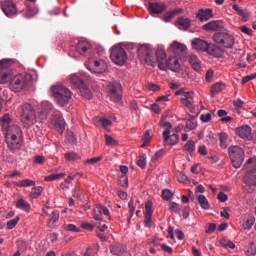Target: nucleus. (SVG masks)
Returning <instances> with one entry per match:
<instances>
[{
	"label": "nucleus",
	"mask_w": 256,
	"mask_h": 256,
	"mask_svg": "<svg viewBox=\"0 0 256 256\" xmlns=\"http://www.w3.org/2000/svg\"><path fill=\"white\" fill-rule=\"evenodd\" d=\"M20 120L27 128L32 127L36 123H42L47 120V115L52 111V104L49 101L42 102L40 108L35 111L33 105L26 103L22 105Z\"/></svg>",
	"instance_id": "f257e3e1"
},
{
	"label": "nucleus",
	"mask_w": 256,
	"mask_h": 256,
	"mask_svg": "<svg viewBox=\"0 0 256 256\" xmlns=\"http://www.w3.org/2000/svg\"><path fill=\"white\" fill-rule=\"evenodd\" d=\"M66 85L71 86L75 90H79L80 94L85 99H92V92L89 87L83 82V79L78 74H71L65 80Z\"/></svg>",
	"instance_id": "f03ea898"
},
{
	"label": "nucleus",
	"mask_w": 256,
	"mask_h": 256,
	"mask_svg": "<svg viewBox=\"0 0 256 256\" xmlns=\"http://www.w3.org/2000/svg\"><path fill=\"white\" fill-rule=\"evenodd\" d=\"M212 41L223 49H233L235 38L229 30H222L212 35Z\"/></svg>",
	"instance_id": "7ed1b4c3"
},
{
	"label": "nucleus",
	"mask_w": 256,
	"mask_h": 256,
	"mask_svg": "<svg viewBox=\"0 0 256 256\" xmlns=\"http://www.w3.org/2000/svg\"><path fill=\"white\" fill-rule=\"evenodd\" d=\"M52 94H54L55 102L61 106L67 105L71 100V91L62 85L52 86Z\"/></svg>",
	"instance_id": "20e7f679"
},
{
	"label": "nucleus",
	"mask_w": 256,
	"mask_h": 256,
	"mask_svg": "<svg viewBox=\"0 0 256 256\" xmlns=\"http://www.w3.org/2000/svg\"><path fill=\"white\" fill-rule=\"evenodd\" d=\"M228 156L230 157V160L232 161V166L235 169H239L242 166V163H244V149L241 148L239 145L230 146L228 148Z\"/></svg>",
	"instance_id": "39448f33"
},
{
	"label": "nucleus",
	"mask_w": 256,
	"mask_h": 256,
	"mask_svg": "<svg viewBox=\"0 0 256 256\" xmlns=\"http://www.w3.org/2000/svg\"><path fill=\"white\" fill-rule=\"evenodd\" d=\"M31 76L29 75H16L14 79L10 82V90L14 93H19L21 91L27 90Z\"/></svg>",
	"instance_id": "423d86ee"
},
{
	"label": "nucleus",
	"mask_w": 256,
	"mask_h": 256,
	"mask_svg": "<svg viewBox=\"0 0 256 256\" xmlns=\"http://www.w3.org/2000/svg\"><path fill=\"white\" fill-rule=\"evenodd\" d=\"M110 59L115 65L124 66L127 62V53L122 47H113L111 48Z\"/></svg>",
	"instance_id": "0eeeda50"
},
{
	"label": "nucleus",
	"mask_w": 256,
	"mask_h": 256,
	"mask_svg": "<svg viewBox=\"0 0 256 256\" xmlns=\"http://www.w3.org/2000/svg\"><path fill=\"white\" fill-rule=\"evenodd\" d=\"M158 69L162 71L169 69L174 73H179L181 71V65L177 57H171L167 60L158 61Z\"/></svg>",
	"instance_id": "6e6552de"
},
{
	"label": "nucleus",
	"mask_w": 256,
	"mask_h": 256,
	"mask_svg": "<svg viewBox=\"0 0 256 256\" xmlns=\"http://www.w3.org/2000/svg\"><path fill=\"white\" fill-rule=\"evenodd\" d=\"M108 94H110V100L118 103L122 100V94H121V90H122V86L120 85V83H118L117 81H113L108 83Z\"/></svg>",
	"instance_id": "1a4fd4ad"
},
{
	"label": "nucleus",
	"mask_w": 256,
	"mask_h": 256,
	"mask_svg": "<svg viewBox=\"0 0 256 256\" xmlns=\"http://www.w3.org/2000/svg\"><path fill=\"white\" fill-rule=\"evenodd\" d=\"M108 68L106 62L102 59H95V58H89V61L87 62V69H89L92 72H95L97 74H101Z\"/></svg>",
	"instance_id": "9d476101"
},
{
	"label": "nucleus",
	"mask_w": 256,
	"mask_h": 256,
	"mask_svg": "<svg viewBox=\"0 0 256 256\" xmlns=\"http://www.w3.org/2000/svg\"><path fill=\"white\" fill-rule=\"evenodd\" d=\"M51 124L52 126H54L55 131H57V133H64V127L66 123L64 122L63 115H61L60 112H55L54 115H52Z\"/></svg>",
	"instance_id": "9b49d317"
},
{
	"label": "nucleus",
	"mask_w": 256,
	"mask_h": 256,
	"mask_svg": "<svg viewBox=\"0 0 256 256\" xmlns=\"http://www.w3.org/2000/svg\"><path fill=\"white\" fill-rule=\"evenodd\" d=\"M1 11H3L7 17H14L17 14V8H15L14 2L9 0L1 2Z\"/></svg>",
	"instance_id": "f8f14e48"
},
{
	"label": "nucleus",
	"mask_w": 256,
	"mask_h": 256,
	"mask_svg": "<svg viewBox=\"0 0 256 256\" xmlns=\"http://www.w3.org/2000/svg\"><path fill=\"white\" fill-rule=\"evenodd\" d=\"M153 204L151 203V201H146V203L144 204V225L146 227H152L153 226V222H151V217L153 215Z\"/></svg>",
	"instance_id": "ddd939ff"
},
{
	"label": "nucleus",
	"mask_w": 256,
	"mask_h": 256,
	"mask_svg": "<svg viewBox=\"0 0 256 256\" xmlns=\"http://www.w3.org/2000/svg\"><path fill=\"white\" fill-rule=\"evenodd\" d=\"M223 28H224L223 21H221V20L211 21V22L205 24L202 27V29L204 31H207V32H211V31H219V32L227 31V29H223Z\"/></svg>",
	"instance_id": "4468645a"
},
{
	"label": "nucleus",
	"mask_w": 256,
	"mask_h": 256,
	"mask_svg": "<svg viewBox=\"0 0 256 256\" xmlns=\"http://www.w3.org/2000/svg\"><path fill=\"white\" fill-rule=\"evenodd\" d=\"M76 53L82 55L83 57H87L92 53V47L89 42L80 41L76 44Z\"/></svg>",
	"instance_id": "2eb2a0df"
},
{
	"label": "nucleus",
	"mask_w": 256,
	"mask_h": 256,
	"mask_svg": "<svg viewBox=\"0 0 256 256\" xmlns=\"http://www.w3.org/2000/svg\"><path fill=\"white\" fill-rule=\"evenodd\" d=\"M3 129H7L5 138H21L22 137L21 128L17 125L3 127Z\"/></svg>",
	"instance_id": "dca6fc26"
},
{
	"label": "nucleus",
	"mask_w": 256,
	"mask_h": 256,
	"mask_svg": "<svg viewBox=\"0 0 256 256\" xmlns=\"http://www.w3.org/2000/svg\"><path fill=\"white\" fill-rule=\"evenodd\" d=\"M192 47L194 50L201 52H206L207 50L211 49V47H209V44L205 40L199 38H195L192 40Z\"/></svg>",
	"instance_id": "f3484780"
},
{
	"label": "nucleus",
	"mask_w": 256,
	"mask_h": 256,
	"mask_svg": "<svg viewBox=\"0 0 256 256\" xmlns=\"http://www.w3.org/2000/svg\"><path fill=\"white\" fill-rule=\"evenodd\" d=\"M241 219L242 229L244 230H251V228H253L254 222L256 221L253 214L249 213L244 214Z\"/></svg>",
	"instance_id": "a211bd4d"
},
{
	"label": "nucleus",
	"mask_w": 256,
	"mask_h": 256,
	"mask_svg": "<svg viewBox=\"0 0 256 256\" xmlns=\"http://www.w3.org/2000/svg\"><path fill=\"white\" fill-rule=\"evenodd\" d=\"M162 136H164V146H175L179 142L178 134H172L169 132H163Z\"/></svg>",
	"instance_id": "6ab92c4d"
},
{
	"label": "nucleus",
	"mask_w": 256,
	"mask_h": 256,
	"mask_svg": "<svg viewBox=\"0 0 256 256\" xmlns=\"http://www.w3.org/2000/svg\"><path fill=\"white\" fill-rule=\"evenodd\" d=\"M166 9V5L163 2L150 3L149 11L150 15L162 14Z\"/></svg>",
	"instance_id": "aec40b11"
},
{
	"label": "nucleus",
	"mask_w": 256,
	"mask_h": 256,
	"mask_svg": "<svg viewBox=\"0 0 256 256\" xmlns=\"http://www.w3.org/2000/svg\"><path fill=\"white\" fill-rule=\"evenodd\" d=\"M195 95L193 94H186L185 96L181 97V103H183L184 107L190 109V111H195V102H194Z\"/></svg>",
	"instance_id": "412c9836"
},
{
	"label": "nucleus",
	"mask_w": 256,
	"mask_h": 256,
	"mask_svg": "<svg viewBox=\"0 0 256 256\" xmlns=\"http://www.w3.org/2000/svg\"><path fill=\"white\" fill-rule=\"evenodd\" d=\"M7 141L8 149L15 151L21 148V137L5 138Z\"/></svg>",
	"instance_id": "4be33fe9"
},
{
	"label": "nucleus",
	"mask_w": 256,
	"mask_h": 256,
	"mask_svg": "<svg viewBox=\"0 0 256 256\" xmlns=\"http://www.w3.org/2000/svg\"><path fill=\"white\" fill-rule=\"evenodd\" d=\"M237 136L244 140L251 139V128L249 126H240L237 128Z\"/></svg>",
	"instance_id": "5701e85b"
},
{
	"label": "nucleus",
	"mask_w": 256,
	"mask_h": 256,
	"mask_svg": "<svg viewBox=\"0 0 256 256\" xmlns=\"http://www.w3.org/2000/svg\"><path fill=\"white\" fill-rule=\"evenodd\" d=\"M110 253L116 256H125V246L122 244H112L110 246Z\"/></svg>",
	"instance_id": "b1692460"
},
{
	"label": "nucleus",
	"mask_w": 256,
	"mask_h": 256,
	"mask_svg": "<svg viewBox=\"0 0 256 256\" xmlns=\"http://www.w3.org/2000/svg\"><path fill=\"white\" fill-rule=\"evenodd\" d=\"M190 65H192V69L197 71V73L202 72V63L200 62L197 55L192 54L189 58Z\"/></svg>",
	"instance_id": "393cba45"
},
{
	"label": "nucleus",
	"mask_w": 256,
	"mask_h": 256,
	"mask_svg": "<svg viewBox=\"0 0 256 256\" xmlns=\"http://www.w3.org/2000/svg\"><path fill=\"white\" fill-rule=\"evenodd\" d=\"M197 17L202 22L207 21L213 18V10L211 9L198 10Z\"/></svg>",
	"instance_id": "a878e982"
},
{
	"label": "nucleus",
	"mask_w": 256,
	"mask_h": 256,
	"mask_svg": "<svg viewBox=\"0 0 256 256\" xmlns=\"http://www.w3.org/2000/svg\"><path fill=\"white\" fill-rule=\"evenodd\" d=\"M232 9L233 11L237 12L240 17H242V21L247 22V20H249L250 14L249 11H247L246 9H242L238 5H233Z\"/></svg>",
	"instance_id": "bb28decb"
},
{
	"label": "nucleus",
	"mask_w": 256,
	"mask_h": 256,
	"mask_svg": "<svg viewBox=\"0 0 256 256\" xmlns=\"http://www.w3.org/2000/svg\"><path fill=\"white\" fill-rule=\"evenodd\" d=\"M207 51H209V53L214 58H221V57H223V54L225 53L223 51V47H220V46H212L210 49H207Z\"/></svg>",
	"instance_id": "cd10ccee"
},
{
	"label": "nucleus",
	"mask_w": 256,
	"mask_h": 256,
	"mask_svg": "<svg viewBox=\"0 0 256 256\" xmlns=\"http://www.w3.org/2000/svg\"><path fill=\"white\" fill-rule=\"evenodd\" d=\"M183 13V9H174L171 12H167L164 14V22L168 23L169 21H171V19H173L175 16L181 15Z\"/></svg>",
	"instance_id": "c85d7f7f"
},
{
	"label": "nucleus",
	"mask_w": 256,
	"mask_h": 256,
	"mask_svg": "<svg viewBox=\"0 0 256 256\" xmlns=\"http://www.w3.org/2000/svg\"><path fill=\"white\" fill-rule=\"evenodd\" d=\"M137 52L139 53V55H141V57H145L146 60H150L151 61V49L148 46H141L137 49Z\"/></svg>",
	"instance_id": "c756f323"
},
{
	"label": "nucleus",
	"mask_w": 256,
	"mask_h": 256,
	"mask_svg": "<svg viewBox=\"0 0 256 256\" xmlns=\"http://www.w3.org/2000/svg\"><path fill=\"white\" fill-rule=\"evenodd\" d=\"M191 26L190 18L179 17L178 18V27L179 30H187Z\"/></svg>",
	"instance_id": "7c9ffc66"
},
{
	"label": "nucleus",
	"mask_w": 256,
	"mask_h": 256,
	"mask_svg": "<svg viewBox=\"0 0 256 256\" xmlns=\"http://www.w3.org/2000/svg\"><path fill=\"white\" fill-rule=\"evenodd\" d=\"M244 169L249 173L256 171V157L249 158V160L246 161V164H244Z\"/></svg>",
	"instance_id": "2f4dec72"
},
{
	"label": "nucleus",
	"mask_w": 256,
	"mask_h": 256,
	"mask_svg": "<svg viewBox=\"0 0 256 256\" xmlns=\"http://www.w3.org/2000/svg\"><path fill=\"white\" fill-rule=\"evenodd\" d=\"M14 65L13 59H1L0 60V71H10V67Z\"/></svg>",
	"instance_id": "473e14b6"
},
{
	"label": "nucleus",
	"mask_w": 256,
	"mask_h": 256,
	"mask_svg": "<svg viewBox=\"0 0 256 256\" xmlns=\"http://www.w3.org/2000/svg\"><path fill=\"white\" fill-rule=\"evenodd\" d=\"M225 88H226V85H225V83H222V82H218L216 84H212V86H211V95H212V97L215 94H218L221 91L225 90Z\"/></svg>",
	"instance_id": "72a5a7b5"
},
{
	"label": "nucleus",
	"mask_w": 256,
	"mask_h": 256,
	"mask_svg": "<svg viewBox=\"0 0 256 256\" xmlns=\"http://www.w3.org/2000/svg\"><path fill=\"white\" fill-rule=\"evenodd\" d=\"M76 176H77V174H69L68 175V178H66V180H64V182L61 183L62 191L69 190V184L71 183V181H73L75 179Z\"/></svg>",
	"instance_id": "f704fd0d"
},
{
	"label": "nucleus",
	"mask_w": 256,
	"mask_h": 256,
	"mask_svg": "<svg viewBox=\"0 0 256 256\" xmlns=\"http://www.w3.org/2000/svg\"><path fill=\"white\" fill-rule=\"evenodd\" d=\"M183 151L193 155V153H195V142L193 140L186 142L183 146Z\"/></svg>",
	"instance_id": "c9c22d12"
},
{
	"label": "nucleus",
	"mask_w": 256,
	"mask_h": 256,
	"mask_svg": "<svg viewBox=\"0 0 256 256\" xmlns=\"http://www.w3.org/2000/svg\"><path fill=\"white\" fill-rule=\"evenodd\" d=\"M171 49L174 51V53H184L186 50L185 45L179 43V42H174L171 44Z\"/></svg>",
	"instance_id": "e433bc0d"
},
{
	"label": "nucleus",
	"mask_w": 256,
	"mask_h": 256,
	"mask_svg": "<svg viewBox=\"0 0 256 256\" xmlns=\"http://www.w3.org/2000/svg\"><path fill=\"white\" fill-rule=\"evenodd\" d=\"M16 207L19 208L20 210H24L26 212H29V210H31V206L29 205V203L23 199H19L17 201Z\"/></svg>",
	"instance_id": "4c0bfd02"
},
{
	"label": "nucleus",
	"mask_w": 256,
	"mask_h": 256,
	"mask_svg": "<svg viewBox=\"0 0 256 256\" xmlns=\"http://www.w3.org/2000/svg\"><path fill=\"white\" fill-rule=\"evenodd\" d=\"M219 146L221 147V149H227L228 135L226 133L219 134Z\"/></svg>",
	"instance_id": "58836bf2"
},
{
	"label": "nucleus",
	"mask_w": 256,
	"mask_h": 256,
	"mask_svg": "<svg viewBox=\"0 0 256 256\" xmlns=\"http://www.w3.org/2000/svg\"><path fill=\"white\" fill-rule=\"evenodd\" d=\"M11 122H12V119L10 118L9 114H4L0 118V125L3 128H5V127H12V125H10Z\"/></svg>",
	"instance_id": "ea45409f"
},
{
	"label": "nucleus",
	"mask_w": 256,
	"mask_h": 256,
	"mask_svg": "<svg viewBox=\"0 0 256 256\" xmlns=\"http://www.w3.org/2000/svg\"><path fill=\"white\" fill-rule=\"evenodd\" d=\"M59 220V211H53L48 218V227H52Z\"/></svg>",
	"instance_id": "a19ab883"
},
{
	"label": "nucleus",
	"mask_w": 256,
	"mask_h": 256,
	"mask_svg": "<svg viewBox=\"0 0 256 256\" xmlns=\"http://www.w3.org/2000/svg\"><path fill=\"white\" fill-rule=\"evenodd\" d=\"M36 185V182L33 181V180H29V179H26V180H22L20 182H15V186L17 187H34Z\"/></svg>",
	"instance_id": "79ce46f5"
},
{
	"label": "nucleus",
	"mask_w": 256,
	"mask_h": 256,
	"mask_svg": "<svg viewBox=\"0 0 256 256\" xmlns=\"http://www.w3.org/2000/svg\"><path fill=\"white\" fill-rule=\"evenodd\" d=\"M198 204H200L202 209L209 210V202L207 201L206 196L198 195Z\"/></svg>",
	"instance_id": "37998d69"
},
{
	"label": "nucleus",
	"mask_w": 256,
	"mask_h": 256,
	"mask_svg": "<svg viewBox=\"0 0 256 256\" xmlns=\"http://www.w3.org/2000/svg\"><path fill=\"white\" fill-rule=\"evenodd\" d=\"M10 71L0 70V84H6L9 82Z\"/></svg>",
	"instance_id": "c03bdc74"
},
{
	"label": "nucleus",
	"mask_w": 256,
	"mask_h": 256,
	"mask_svg": "<svg viewBox=\"0 0 256 256\" xmlns=\"http://www.w3.org/2000/svg\"><path fill=\"white\" fill-rule=\"evenodd\" d=\"M196 128H197V121L195 120V118H191L186 121V127H185L186 132L192 131L193 129H196Z\"/></svg>",
	"instance_id": "a18cd8bd"
},
{
	"label": "nucleus",
	"mask_w": 256,
	"mask_h": 256,
	"mask_svg": "<svg viewBox=\"0 0 256 256\" xmlns=\"http://www.w3.org/2000/svg\"><path fill=\"white\" fill-rule=\"evenodd\" d=\"M66 176L65 173H59V174H50L47 177H45V181L52 182L55 180L63 179V177Z\"/></svg>",
	"instance_id": "49530a36"
},
{
	"label": "nucleus",
	"mask_w": 256,
	"mask_h": 256,
	"mask_svg": "<svg viewBox=\"0 0 256 256\" xmlns=\"http://www.w3.org/2000/svg\"><path fill=\"white\" fill-rule=\"evenodd\" d=\"M99 251V246L97 244L92 245V247L87 248L85 250V254L83 256H93L94 254H97Z\"/></svg>",
	"instance_id": "de8ad7c7"
},
{
	"label": "nucleus",
	"mask_w": 256,
	"mask_h": 256,
	"mask_svg": "<svg viewBox=\"0 0 256 256\" xmlns=\"http://www.w3.org/2000/svg\"><path fill=\"white\" fill-rule=\"evenodd\" d=\"M219 244L225 248L235 249V244L227 238H221V240H219Z\"/></svg>",
	"instance_id": "09e8293b"
},
{
	"label": "nucleus",
	"mask_w": 256,
	"mask_h": 256,
	"mask_svg": "<svg viewBox=\"0 0 256 256\" xmlns=\"http://www.w3.org/2000/svg\"><path fill=\"white\" fill-rule=\"evenodd\" d=\"M43 188L42 186H36L33 189H31V198L37 199L42 195Z\"/></svg>",
	"instance_id": "8fccbe9b"
},
{
	"label": "nucleus",
	"mask_w": 256,
	"mask_h": 256,
	"mask_svg": "<svg viewBox=\"0 0 256 256\" xmlns=\"http://www.w3.org/2000/svg\"><path fill=\"white\" fill-rule=\"evenodd\" d=\"M64 158L71 162L80 159V156L75 152H68L66 155H64Z\"/></svg>",
	"instance_id": "3c124183"
},
{
	"label": "nucleus",
	"mask_w": 256,
	"mask_h": 256,
	"mask_svg": "<svg viewBox=\"0 0 256 256\" xmlns=\"http://www.w3.org/2000/svg\"><path fill=\"white\" fill-rule=\"evenodd\" d=\"M10 100L9 90L3 89L0 90V101L7 102Z\"/></svg>",
	"instance_id": "603ef678"
},
{
	"label": "nucleus",
	"mask_w": 256,
	"mask_h": 256,
	"mask_svg": "<svg viewBox=\"0 0 256 256\" xmlns=\"http://www.w3.org/2000/svg\"><path fill=\"white\" fill-rule=\"evenodd\" d=\"M169 211H171L174 214H179V211H181V207H179V204L176 202L169 203Z\"/></svg>",
	"instance_id": "864d4df0"
},
{
	"label": "nucleus",
	"mask_w": 256,
	"mask_h": 256,
	"mask_svg": "<svg viewBox=\"0 0 256 256\" xmlns=\"http://www.w3.org/2000/svg\"><path fill=\"white\" fill-rule=\"evenodd\" d=\"M94 212L100 213L106 217L110 216V210H108V208L106 207H102V206L96 207V209H94Z\"/></svg>",
	"instance_id": "5fc2aeb1"
},
{
	"label": "nucleus",
	"mask_w": 256,
	"mask_h": 256,
	"mask_svg": "<svg viewBox=\"0 0 256 256\" xmlns=\"http://www.w3.org/2000/svg\"><path fill=\"white\" fill-rule=\"evenodd\" d=\"M118 185H120L124 188L129 187V180H128L127 176H125V175L120 176V178H118Z\"/></svg>",
	"instance_id": "6e6d98bb"
},
{
	"label": "nucleus",
	"mask_w": 256,
	"mask_h": 256,
	"mask_svg": "<svg viewBox=\"0 0 256 256\" xmlns=\"http://www.w3.org/2000/svg\"><path fill=\"white\" fill-rule=\"evenodd\" d=\"M104 139L106 140V145L115 147L117 146V140H115L113 137L109 136L108 134L104 135Z\"/></svg>",
	"instance_id": "4d7b16f0"
},
{
	"label": "nucleus",
	"mask_w": 256,
	"mask_h": 256,
	"mask_svg": "<svg viewBox=\"0 0 256 256\" xmlns=\"http://www.w3.org/2000/svg\"><path fill=\"white\" fill-rule=\"evenodd\" d=\"M216 231V224L207 223L205 224V234H213Z\"/></svg>",
	"instance_id": "13d9d810"
},
{
	"label": "nucleus",
	"mask_w": 256,
	"mask_h": 256,
	"mask_svg": "<svg viewBox=\"0 0 256 256\" xmlns=\"http://www.w3.org/2000/svg\"><path fill=\"white\" fill-rule=\"evenodd\" d=\"M155 55H156V57H157V62L165 61L166 55H165L164 50L158 49V50L155 52Z\"/></svg>",
	"instance_id": "bf43d9fd"
},
{
	"label": "nucleus",
	"mask_w": 256,
	"mask_h": 256,
	"mask_svg": "<svg viewBox=\"0 0 256 256\" xmlns=\"http://www.w3.org/2000/svg\"><path fill=\"white\" fill-rule=\"evenodd\" d=\"M36 15V10L34 8H27L26 11H24V17L27 19H31L35 17Z\"/></svg>",
	"instance_id": "052dcab7"
},
{
	"label": "nucleus",
	"mask_w": 256,
	"mask_h": 256,
	"mask_svg": "<svg viewBox=\"0 0 256 256\" xmlns=\"http://www.w3.org/2000/svg\"><path fill=\"white\" fill-rule=\"evenodd\" d=\"M173 196V193L169 189L162 190V199L169 201Z\"/></svg>",
	"instance_id": "680f3d73"
},
{
	"label": "nucleus",
	"mask_w": 256,
	"mask_h": 256,
	"mask_svg": "<svg viewBox=\"0 0 256 256\" xmlns=\"http://www.w3.org/2000/svg\"><path fill=\"white\" fill-rule=\"evenodd\" d=\"M17 223H19V217H16L10 221L7 222V229L12 230L17 226Z\"/></svg>",
	"instance_id": "e2e57ef3"
},
{
	"label": "nucleus",
	"mask_w": 256,
	"mask_h": 256,
	"mask_svg": "<svg viewBox=\"0 0 256 256\" xmlns=\"http://www.w3.org/2000/svg\"><path fill=\"white\" fill-rule=\"evenodd\" d=\"M137 166L141 169H146V158H145V156H139V159H137Z\"/></svg>",
	"instance_id": "0e129e2a"
},
{
	"label": "nucleus",
	"mask_w": 256,
	"mask_h": 256,
	"mask_svg": "<svg viewBox=\"0 0 256 256\" xmlns=\"http://www.w3.org/2000/svg\"><path fill=\"white\" fill-rule=\"evenodd\" d=\"M192 94V96L195 95V93L193 91H185L184 88L179 89L178 91H176L175 95H181L182 97H185L186 95H190Z\"/></svg>",
	"instance_id": "69168bd1"
},
{
	"label": "nucleus",
	"mask_w": 256,
	"mask_h": 256,
	"mask_svg": "<svg viewBox=\"0 0 256 256\" xmlns=\"http://www.w3.org/2000/svg\"><path fill=\"white\" fill-rule=\"evenodd\" d=\"M214 72L213 70H207L205 73V82L211 83L213 82Z\"/></svg>",
	"instance_id": "338daca9"
},
{
	"label": "nucleus",
	"mask_w": 256,
	"mask_h": 256,
	"mask_svg": "<svg viewBox=\"0 0 256 256\" xmlns=\"http://www.w3.org/2000/svg\"><path fill=\"white\" fill-rule=\"evenodd\" d=\"M159 125L165 129L164 132L171 134L172 124L170 122H159Z\"/></svg>",
	"instance_id": "774afa93"
}]
</instances>
